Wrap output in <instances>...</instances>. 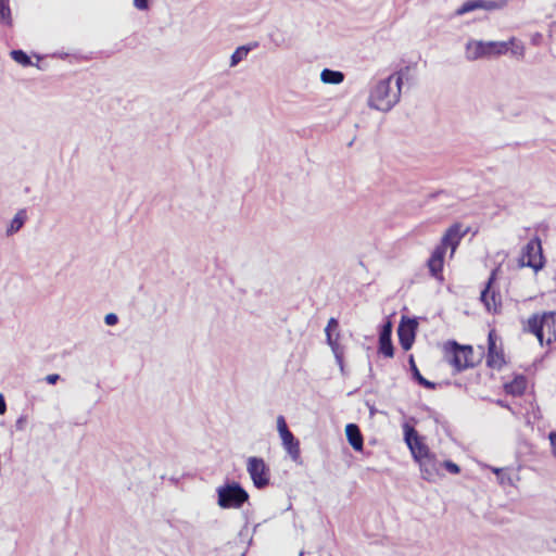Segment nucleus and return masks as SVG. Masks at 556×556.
Returning <instances> with one entry per match:
<instances>
[{
  "label": "nucleus",
  "instance_id": "nucleus-35",
  "mask_svg": "<svg viewBox=\"0 0 556 556\" xmlns=\"http://www.w3.org/2000/svg\"><path fill=\"white\" fill-rule=\"evenodd\" d=\"M7 412V404L2 394H0V415Z\"/></svg>",
  "mask_w": 556,
  "mask_h": 556
},
{
  "label": "nucleus",
  "instance_id": "nucleus-22",
  "mask_svg": "<svg viewBox=\"0 0 556 556\" xmlns=\"http://www.w3.org/2000/svg\"><path fill=\"white\" fill-rule=\"evenodd\" d=\"M527 387V381L523 377L515 378L510 383L505 386V390L507 393L513 395H520L523 393Z\"/></svg>",
  "mask_w": 556,
  "mask_h": 556
},
{
  "label": "nucleus",
  "instance_id": "nucleus-7",
  "mask_svg": "<svg viewBox=\"0 0 556 556\" xmlns=\"http://www.w3.org/2000/svg\"><path fill=\"white\" fill-rule=\"evenodd\" d=\"M518 264L520 267H530L535 273L542 269L544 266L542 245H523Z\"/></svg>",
  "mask_w": 556,
  "mask_h": 556
},
{
  "label": "nucleus",
  "instance_id": "nucleus-28",
  "mask_svg": "<svg viewBox=\"0 0 556 556\" xmlns=\"http://www.w3.org/2000/svg\"><path fill=\"white\" fill-rule=\"evenodd\" d=\"M277 430L279 432L280 438L282 435L288 434V433L291 432L289 430L288 426H287V422H286V419H285L283 416H278L277 417Z\"/></svg>",
  "mask_w": 556,
  "mask_h": 556
},
{
  "label": "nucleus",
  "instance_id": "nucleus-9",
  "mask_svg": "<svg viewBox=\"0 0 556 556\" xmlns=\"http://www.w3.org/2000/svg\"><path fill=\"white\" fill-rule=\"evenodd\" d=\"M507 5V0H467L455 12L454 16H462L475 10L495 11Z\"/></svg>",
  "mask_w": 556,
  "mask_h": 556
},
{
  "label": "nucleus",
  "instance_id": "nucleus-32",
  "mask_svg": "<svg viewBox=\"0 0 556 556\" xmlns=\"http://www.w3.org/2000/svg\"><path fill=\"white\" fill-rule=\"evenodd\" d=\"M149 3L150 0H134V5L140 11L148 10Z\"/></svg>",
  "mask_w": 556,
  "mask_h": 556
},
{
  "label": "nucleus",
  "instance_id": "nucleus-3",
  "mask_svg": "<svg viewBox=\"0 0 556 556\" xmlns=\"http://www.w3.org/2000/svg\"><path fill=\"white\" fill-rule=\"evenodd\" d=\"M515 38L508 41H483V40H469L466 43V58L469 61L479 59H490L507 53L509 46L514 43Z\"/></svg>",
  "mask_w": 556,
  "mask_h": 556
},
{
  "label": "nucleus",
  "instance_id": "nucleus-5",
  "mask_svg": "<svg viewBox=\"0 0 556 556\" xmlns=\"http://www.w3.org/2000/svg\"><path fill=\"white\" fill-rule=\"evenodd\" d=\"M247 471L256 489H264L269 484L270 470L261 457L251 456L247 460Z\"/></svg>",
  "mask_w": 556,
  "mask_h": 556
},
{
  "label": "nucleus",
  "instance_id": "nucleus-25",
  "mask_svg": "<svg viewBox=\"0 0 556 556\" xmlns=\"http://www.w3.org/2000/svg\"><path fill=\"white\" fill-rule=\"evenodd\" d=\"M11 58L18 64L23 66H29L33 65L30 56L23 50H12L11 51Z\"/></svg>",
  "mask_w": 556,
  "mask_h": 556
},
{
  "label": "nucleus",
  "instance_id": "nucleus-37",
  "mask_svg": "<svg viewBox=\"0 0 556 556\" xmlns=\"http://www.w3.org/2000/svg\"><path fill=\"white\" fill-rule=\"evenodd\" d=\"M455 248H456V245H452L451 254H453L455 252Z\"/></svg>",
  "mask_w": 556,
  "mask_h": 556
},
{
  "label": "nucleus",
  "instance_id": "nucleus-18",
  "mask_svg": "<svg viewBox=\"0 0 556 556\" xmlns=\"http://www.w3.org/2000/svg\"><path fill=\"white\" fill-rule=\"evenodd\" d=\"M280 439L282 441V445H283L285 450L288 452L290 457L294 462H298L300 459V455H301L299 440L294 438L292 432L282 435Z\"/></svg>",
  "mask_w": 556,
  "mask_h": 556
},
{
  "label": "nucleus",
  "instance_id": "nucleus-23",
  "mask_svg": "<svg viewBox=\"0 0 556 556\" xmlns=\"http://www.w3.org/2000/svg\"><path fill=\"white\" fill-rule=\"evenodd\" d=\"M26 218H27L26 212L24 210L18 211L15 214V216L13 217V219L11 220L10 226L7 229L8 235H12V233L18 231L25 224Z\"/></svg>",
  "mask_w": 556,
  "mask_h": 556
},
{
  "label": "nucleus",
  "instance_id": "nucleus-6",
  "mask_svg": "<svg viewBox=\"0 0 556 556\" xmlns=\"http://www.w3.org/2000/svg\"><path fill=\"white\" fill-rule=\"evenodd\" d=\"M403 430L404 440L409 447L415 460L419 462L421 458L429 456L430 453L427 445L421 441L418 432L414 429V427L405 422L403 425Z\"/></svg>",
  "mask_w": 556,
  "mask_h": 556
},
{
  "label": "nucleus",
  "instance_id": "nucleus-8",
  "mask_svg": "<svg viewBox=\"0 0 556 556\" xmlns=\"http://www.w3.org/2000/svg\"><path fill=\"white\" fill-rule=\"evenodd\" d=\"M339 323L336 318H330L328 320L327 327L325 329L327 343L330 345L332 353L336 357L337 364L340 367L341 372H344V364H343V348L339 344L338 339L340 333L338 331Z\"/></svg>",
  "mask_w": 556,
  "mask_h": 556
},
{
  "label": "nucleus",
  "instance_id": "nucleus-16",
  "mask_svg": "<svg viewBox=\"0 0 556 556\" xmlns=\"http://www.w3.org/2000/svg\"><path fill=\"white\" fill-rule=\"evenodd\" d=\"M417 463L420 466L424 479L433 481L439 476L441 463H439L431 454L425 458H421Z\"/></svg>",
  "mask_w": 556,
  "mask_h": 556
},
{
  "label": "nucleus",
  "instance_id": "nucleus-29",
  "mask_svg": "<svg viewBox=\"0 0 556 556\" xmlns=\"http://www.w3.org/2000/svg\"><path fill=\"white\" fill-rule=\"evenodd\" d=\"M441 465H443L451 473H458L460 471L459 466L451 460H445Z\"/></svg>",
  "mask_w": 556,
  "mask_h": 556
},
{
  "label": "nucleus",
  "instance_id": "nucleus-12",
  "mask_svg": "<svg viewBox=\"0 0 556 556\" xmlns=\"http://www.w3.org/2000/svg\"><path fill=\"white\" fill-rule=\"evenodd\" d=\"M488 344L486 364L492 368L500 369L504 365L505 359L502 349L497 346V336L494 330L489 332Z\"/></svg>",
  "mask_w": 556,
  "mask_h": 556
},
{
  "label": "nucleus",
  "instance_id": "nucleus-13",
  "mask_svg": "<svg viewBox=\"0 0 556 556\" xmlns=\"http://www.w3.org/2000/svg\"><path fill=\"white\" fill-rule=\"evenodd\" d=\"M417 321L415 319H403L399 326L397 333L402 348L408 351L415 340V331L417 328Z\"/></svg>",
  "mask_w": 556,
  "mask_h": 556
},
{
  "label": "nucleus",
  "instance_id": "nucleus-26",
  "mask_svg": "<svg viewBox=\"0 0 556 556\" xmlns=\"http://www.w3.org/2000/svg\"><path fill=\"white\" fill-rule=\"evenodd\" d=\"M0 22L7 25L12 24L9 0H0Z\"/></svg>",
  "mask_w": 556,
  "mask_h": 556
},
{
  "label": "nucleus",
  "instance_id": "nucleus-20",
  "mask_svg": "<svg viewBox=\"0 0 556 556\" xmlns=\"http://www.w3.org/2000/svg\"><path fill=\"white\" fill-rule=\"evenodd\" d=\"M490 469L496 475L501 485L515 486L520 479L518 475H513L508 468L490 467Z\"/></svg>",
  "mask_w": 556,
  "mask_h": 556
},
{
  "label": "nucleus",
  "instance_id": "nucleus-36",
  "mask_svg": "<svg viewBox=\"0 0 556 556\" xmlns=\"http://www.w3.org/2000/svg\"><path fill=\"white\" fill-rule=\"evenodd\" d=\"M528 243H535V244H539V243H542V239L540 238L539 235H534Z\"/></svg>",
  "mask_w": 556,
  "mask_h": 556
},
{
  "label": "nucleus",
  "instance_id": "nucleus-15",
  "mask_svg": "<svg viewBox=\"0 0 556 556\" xmlns=\"http://www.w3.org/2000/svg\"><path fill=\"white\" fill-rule=\"evenodd\" d=\"M446 252V245H439L432 253L428 261V267L431 276L442 280L441 271L443 268L444 255Z\"/></svg>",
  "mask_w": 556,
  "mask_h": 556
},
{
  "label": "nucleus",
  "instance_id": "nucleus-27",
  "mask_svg": "<svg viewBox=\"0 0 556 556\" xmlns=\"http://www.w3.org/2000/svg\"><path fill=\"white\" fill-rule=\"evenodd\" d=\"M409 363H410V366H412V370H413L414 377L417 379V381L421 386H424L425 388L433 389L434 388V383L428 381L427 379H425L420 375V371L418 370L417 366L415 365L414 358L412 356H410Z\"/></svg>",
  "mask_w": 556,
  "mask_h": 556
},
{
  "label": "nucleus",
  "instance_id": "nucleus-2",
  "mask_svg": "<svg viewBox=\"0 0 556 556\" xmlns=\"http://www.w3.org/2000/svg\"><path fill=\"white\" fill-rule=\"evenodd\" d=\"M523 329L533 333L541 344H551L556 341V313L534 314L528 318Z\"/></svg>",
  "mask_w": 556,
  "mask_h": 556
},
{
  "label": "nucleus",
  "instance_id": "nucleus-34",
  "mask_svg": "<svg viewBox=\"0 0 556 556\" xmlns=\"http://www.w3.org/2000/svg\"><path fill=\"white\" fill-rule=\"evenodd\" d=\"M549 441H551V445H552L553 455L556 457V433L555 432L549 433Z\"/></svg>",
  "mask_w": 556,
  "mask_h": 556
},
{
  "label": "nucleus",
  "instance_id": "nucleus-24",
  "mask_svg": "<svg viewBox=\"0 0 556 556\" xmlns=\"http://www.w3.org/2000/svg\"><path fill=\"white\" fill-rule=\"evenodd\" d=\"M253 47L251 46H240L238 47L235 52L230 56V66L235 67L237 66L243 59L247 58L249 52L252 50Z\"/></svg>",
  "mask_w": 556,
  "mask_h": 556
},
{
  "label": "nucleus",
  "instance_id": "nucleus-33",
  "mask_svg": "<svg viewBox=\"0 0 556 556\" xmlns=\"http://www.w3.org/2000/svg\"><path fill=\"white\" fill-rule=\"evenodd\" d=\"M45 380L49 384H55L60 380V375H58V374H50V375L46 376Z\"/></svg>",
  "mask_w": 556,
  "mask_h": 556
},
{
  "label": "nucleus",
  "instance_id": "nucleus-38",
  "mask_svg": "<svg viewBox=\"0 0 556 556\" xmlns=\"http://www.w3.org/2000/svg\"><path fill=\"white\" fill-rule=\"evenodd\" d=\"M544 230L547 229V226L546 225H542L541 226Z\"/></svg>",
  "mask_w": 556,
  "mask_h": 556
},
{
  "label": "nucleus",
  "instance_id": "nucleus-14",
  "mask_svg": "<svg viewBox=\"0 0 556 556\" xmlns=\"http://www.w3.org/2000/svg\"><path fill=\"white\" fill-rule=\"evenodd\" d=\"M470 231L471 228L469 226H465L462 223H455L442 235L439 243H459L460 240H463Z\"/></svg>",
  "mask_w": 556,
  "mask_h": 556
},
{
  "label": "nucleus",
  "instance_id": "nucleus-4",
  "mask_svg": "<svg viewBox=\"0 0 556 556\" xmlns=\"http://www.w3.org/2000/svg\"><path fill=\"white\" fill-rule=\"evenodd\" d=\"M216 492L217 504L223 509H239L249 501L248 492L237 482L220 485Z\"/></svg>",
  "mask_w": 556,
  "mask_h": 556
},
{
  "label": "nucleus",
  "instance_id": "nucleus-1",
  "mask_svg": "<svg viewBox=\"0 0 556 556\" xmlns=\"http://www.w3.org/2000/svg\"><path fill=\"white\" fill-rule=\"evenodd\" d=\"M407 72L408 67L379 80L370 91L368 105L378 111L389 112L400 101L403 78Z\"/></svg>",
  "mask_w": 556,
  "mask_h": 556
},
{
  "label": "nucleus",
  "instance_id": "nucleus-10",
  "mask_svg": "<svg viewBox=\"0 0 556 556\" xmlns=\"http://www.w3.org/2000/svg\"><path fill=\"white\" fill-rule=\"evenodd\" d=\"M496 274L497 268L492 270L488 283L481 292V301L490 313H496L501 307V296L494 287Z\"/></svg>",
  "mask_w": 556,
  "mask_h": 556
},
{
  "label": "nucleus",
  "instance_id": "nucleus-11",
  "mask_svg": "<svg viewBox=\"0 0 556 556\" xmlns=\"http://www.w3.org/2000/svg\"><path fill=\"white\" fill-rule=\"evenodd\" d=\"M453 352L450 359V363L458 370L466 369L470 366H473V362L471 359L472 349L470 346H459L456 343H453Z\"/></svg>",
  "mask_w": 556,
  "mask_h": 556
},
{
  "label": "nucleus",
  "instance_id": "nucleus-31",
  "mask_svg": "<svg viewBox=\"0 0 556 556\" xmlns=\"http://www.w3.org/2000/svg\"><path fill=\"white\" fill-rule=\"evenodd\" d=\"M27 424V417L25 415L20 416L15 421V428L18 431H23Z\"/></svg>",
  "mask_w": 556,
  "mask_h": 556
},
{
  "label": "nucleus",
  "instance_id": "nucleus-30",
  "mask_svg": "<svg viewBox=\"0 0 556 556\" xmlns=\"http://www.w3.org/2000/svg\"><path fill=\"white\" fill-rule=\"evenodd\" d=\"M104 321L108 326H114L118 323V317L114 313H109L105 315Z\"/></svg>",
  "mask_w": 556,
  "mask_h": 556
},
{
  "label": "nucleus",
  "instance_id": "nucleus-19",
  "mask_svg": "<svg viewBox=\"0 0 556 556\" xmlns=\"http://www.w3.org/2000/svg\"><path fill=\"white\" fill-rule=\"evenodd\" d=\"M345 434H346L349 443L355 451L363 450V435L356 425H354V424L346 425Z\"/></svg>",
  "mask_w": 556,
  "mask_h": 556
},
{
  "label": "nucleus",
  "instance_id": "nucleus-21",
  "mask_svg": "<svg viewBox=\"0 0 556 556\" xmlns=\"http://www.w3.org/2000/svg\"><path fill=\"white\" fill-rule=\"evenodd\" d=\"M320 80L328 85H339L344 80V74L340 71L324 68L320 73Z\"/></svg>",
  "mask_w": 556,
  "mask_h": 556
},
{
  "label": "nucleus",
  "instance_id": "nucleus-17",
  "mask_svg": "<svg viewBox=\"0 0 556 556\" xmlns=\"http://www.w3.org/2000/svg\"><path fill=\"white\" fill-rule=\"evenodd\" d=\"M392 326L387 323L380 332L379 337V351L387 357H392L394 354L393 345L391 342Z\"/></svg>",
  "mask_w": 556,
  "mask_h": 556
}]
</instances>
